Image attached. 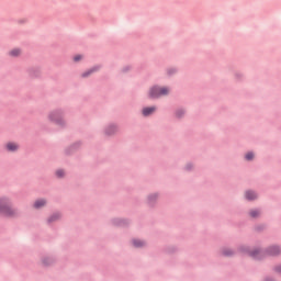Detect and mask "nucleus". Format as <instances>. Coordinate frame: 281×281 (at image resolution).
I'll use <instances>...</instances> for the list:
<instances>
[{
    "instance_id": "obj_1",
    "label": "nucleus",
    "mask_w": 281,
    "mask_h": 281,
    "mask_svg": "<svg viewBox=\"0 0 281 281\" xmlns=\"http://www.w3.org/2000/svg\"><path fill=\"white\" fill-rule=\"evenodd\" d=\"M0 214H3V216L19 215V210L12 207V201H10V198H0Z\"/></svg>"
},
{
    "instance_id": "obj_2",
    "label": "nucleus",
    "mask_w": 281,
    "mask_h": 281,
    "mask_svg": "<svg viewBox=\"0 0 281 281\" xmlns=\"http://www.w3.org/2000/svg\"><path fill=\"white\" fill-rule=\"evenodd\" d=\"M170 88L155 86L149 89V98H161V95H168Z\"/></svg>"
},
{
    "instance_id": "obj_3",
    "label": "nucleus",
    "mask_w": 281,
    "mask_h": 281,
    "mask_svg": "<svg viewBox=\"0 0 281 281\" xmlns=\"http://www.w3.org/2000/svg\"><path fill=\"white\" fill-rule=\"evenodd\" d=\"M5 150H8V153H16V150H19L20 146L18 143L14 142H9L4 145Z\"/></svg>"
},
{
    "instance_id": "obj_4",
    "label": "nucleus",
    "mask_w": 281,
    "mask_h": 281,
    "mask_svg": "<svg viewBox=\"0 0 281 281\" xmlns=\"http://www.w3.org/2000/svg\"><path fill=\"white\" fill-rule=\"evenodd\" d=\"M155 111H157L156 106H150V108H144L143 109V115L145 117H148V115H153V113H155Z\"/></svg>"
},
{
    "instance_id": "obj_5",
    "label": "nucleus",
    "mask_w": 281,
    "mask_h": 281,
    "mask_svg": "<svg viewBox=\"0 0 281 281\" xmlns=\"http://www.w3.org/2000/svg\"><path fill=\"white\" fill-rule=\"evenodd\" d=\"M280 252H281V249H280V247H278V246H271V247L268 249L269 256H278Z\"/></svg>"
},
{
    "instance_id": "obj_6",
    "label": "nucleus",
    "mask_w": 281,
    "mask_h": 281,
    "mask_svg": "<svg viewBox=\"0 0 281 281\" xmlns=\"http://www.w3.org/2000/svg\"><path fill=\"white\" fill-rule=\"evenodd\" d=\"M245 198L247 201H254V199H258V195L254 191H246Z\"/></svg>"
},
{
    "instance_id": "obj_7",
    "label": "nucleus",
    "mask_w": 281,
    "mask_h": 281,
    "mask_svg": "<svg viewBox=\"0 0 281 281\" xmlns=\"http://www.w3.org/2000/svg\"><path fill=\"white\" fill-rule=\"evenodd\" d=\"M46 203H47V201H45V200H37L34 203V207L36 210H40V207H44V205H46Z\"/></svg>"
},
{
    "instance_id": "obj_8",
    "label": "nucleus",
    "mask_w": 281,
    "mask_h": 281,
    "mask_svg": "<svg viewBox=\"0 0 281 281\" xmlns=\"http://www.w3.org/2000/svg\"><path fill=\"white\" fill-rule=\"evenodd\" d=\"M10 56H12L13 58H16V56H21V50L19 48H13L12 50H10Z\"/></svg>"
},
{
    "instance_id": "obj_9",
    "label": "nucleus",
    "mask_w": 281,
    "mask_h": 281,
    "mask_svg": "<svg viewBox=\"0 0 281 281\" xmlns=\"http://www.w3.org/2000/svg\"><path fill=\"white\" fill-rule=\"evenodd\" d=\"M98 71V68L94 67V68H91L89 70H87L86 72L82 74V78H88V76H91V74Z\"/></svg>"
},
{
    "instance_id": "obj_10",
    "label": "nucleus",
    "mask_w": 281,
    "mask_h": 281,
    "mask_svg": "<svg viewBox=\"0 0 281 281\" xmlns=\"http://www.w3.org/2000/svg\"><path fill=\"white\" fill-rule=\"evenodd\" d=\"M50 120L57 122V120H60V113L59 112H52L49 114Z\"/></svg>"
},
{
    "instance_id": "obj_11",
    "label": "nucleus",
    "mask_w": 281,
    "mask_h": 281,
    "mask_svg": "<svg viewBox=\"0 0 281 281\" xmlns=\"http://www.w3.org/2000/svg\"><path fill=\"white\" fill-rule=\"evenodd\" d=\"M60 218V213H55L48 218V223H54V221H58Z\"/></svg>"
},
{
    "instance_id": "obj_12",
    "label": "nucleus",
    "mask_w": 281,
    "mask_h": 281,
    "mask_svg": "<svg viewBox=\"0 0 281 281\" xmlns=\"http://www.w3.org/2000/svg\"><path fill=\"white\" fill-rule=\"evenodd\" d=\"M133 245H134V247H144V245H146V243H144L139 239H134Z\"/></svg>"
},
{
    "instance_id": "obj_13",
    "label": "nucleus",
    "mask_w": 281,
    "mask_h": 281,
    "mask_svg": "<svg viewBox=\"0 0 281 281\" xmlns=\"http://www.w3.org/2000/svg\"><path fill=\"white\" fill-rule=\"evenodd\" d=\"M250 216L252 218H257V216H260V211H258V210L250 211Z\"/></svg>"
},
{
    "instance_id": "obj_14",
    "label": "nucleus",
    "mask_w": 281,
    "mask_h": 281,
    "mask_svg": "<svg viewBox=\"0 0 281 281\" xmlns=\"http://www.w3.org/2000/svg\"><path fill=\"white\" fill-rule=\"evenodd\" d=\"M176 115L177 117H183V115H186V111L183 109L177 110Z\"/></svg>"
},
{
    "instance_id": "obj_15",
    "label": "nucleus",
    "mask_w": 281,
    "mask_h": 281,
    "mask_svg": "<svg viewBox=\"0 0 281 281\" xmlns=\"http://www.w3.org/2000/svg\"><path fill=\"white\" fill-rule=\"evenodd\" d=\"M116 131V127L114 125L110 126L106 131V134L108 135H113V133H115Z\"/></svg>"
},
{
    "instance_id": "obj_16",
    "label": "nucleus",
    "mask_w": 281,
    "mask_h": 281,
    "mask_svg": "<svg viewBox=\"0 0 281 281\" xmlns=\"http://www.w3.org/2000/svg\"><path fill=\"white\" fill-rule=\"evenodd\" d=\"M245 159H247V161H251V159H254V153L249 151L246 154Z\"/></svg>"
},
{
    "instance_id": "obj_17",
    "label": "nucleus",
    "mask_w": 281,
    "mask_h": 281,
    "mask_svg": "<svg viewBox=\"0 0 281 281\" xmlns=\"http://www.w3.org/2000/svg\"><path fill=\"white\" fill-rule=\"evenodd\" d=\"M56 176L58 178L65 177V171L63 169H59V170L56 171Z\"/></svg>"
},
{
    "instance_id": "obj_18",
    "label": "nucleus",
    "mask_w": 281,
    "mask_h": 281,
    "mask_svg": "<svg viewBox=\"0 0 281 281\" xmlns=\"http://www.w3.org/2000/svg\"><path fill=\"white\" fill-rule=\"evenodd\" d=\"M74 60H75V63H78V61L82 60V55H76L74 57Z\"/></svg>"
},
{
    "instance_id": "obj_19",
    "label": "nucleus",
    "mask_w": 281,
    "mask_h": 281,
    "mask_svg": "<svg viewBox=\"0 0 281 281\" xmlns=\"http://www.w3.org/2000/svg\"><path fill=\"white\" fill-rule=\"evenodd\" d=\"M260 254V250H255L250 254V256H252V258H258V255Z\"/></svg>"
},
{
    "instance_id": "obj_20",
    "label": "nucleus",
    "mask_w": 281,
    "mask_h": 281,
    "mask_svg": "<svg viewBox=\"0 0 281 281\" xmlns=\"http://www.w3.org/2000/svg\"><path fill=\"white\" fill-rule=\"evenodd\" d=\"M224 256H232V250H224Z\"/></svg>"
},
{
    "instance_id": "obj_21",
    "label": "nucleus",
    "mask_w": 281,
    "mask_h": 281,
    "mask_svg": "<svg viewBox=\"0 0 281 281\" xmlns=\"http://www.w3.org/2000/svg\"><path fill=\"white\" fill-rule=\"evenodd\" d=\"M277 271H279V273H281V266L277 267Z\"/></svg>"
}]
</instances>
